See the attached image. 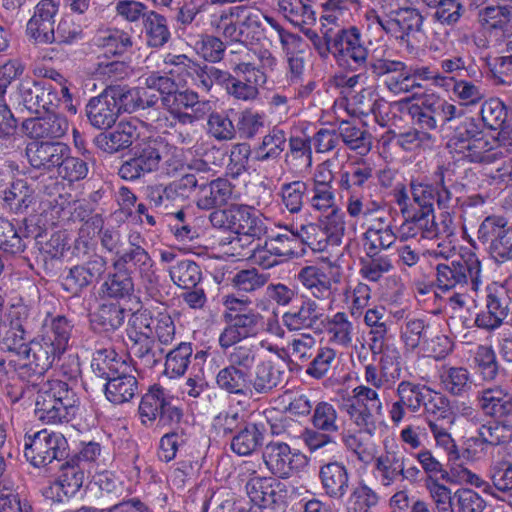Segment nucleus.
<instances>
[{"label":"nucleus","mask_w":512,"mask_h":512,"mask_svg":"<svg viewBox=\"0 0 512 512\" xmlns=\"http://www.w3.org/2000/svg\"><path fill=\"white\" fill-rule=\"evenodd\" d=\"M127 335L130 350L144 368H153L161 359L163 350L157 349L155 340L161 345H170L176 336V326L167 313L152 317L146 311H137L128 321Z\"/></svg>","instance_id":"f257e3e1"},{"label":"nucleus","mask_w":512,"mask_h":512,"mask_svg":"<svg viewBox=\"0 0 512 512\" xmlns=\"http://www.w3.org/2000/svg\"><path fill=\"white\" fill-rule=\"evenodd\" d=\"M447 147L456 160L491 163L503 150L512 149V128H503L495 137L480 131L474 121L467 120L457 127Z\"/></svg>","instance_id":"f03ea898"},{"label":"nucleus","mask_w":512,"mask_h":512,"mask_svg":"<svg viewBox=\"0 0 512 512\" xmlns=\"http://www.w3.org/2000/svg\"><path fill=\"white\" fill-rule=\"evenodd\" d=\"M272 18L255 5L233 6L213 15L211 26L227 42H250L259 35L262 20Z\"/></svg>","instance_id":"7ed1b4c3"},{"label":"nucleus","mask_w":512,"mask_h":512,"mask_svg":"<svg viewBox=\"0 0 512 512\" xmlns=\"http://www.w3.org/2000/svg\"><path fill=\"white\" fill-rule=\"evenodd\" d=\"M93 365H97L107 379L105 394L110 402L122 404L135 396L138 389L136 377L130 373V365L118 357L114 350H98L94 355Z\"/></svg>","instance_id":"20e7f679"},{"label":"nucleus","mask_w":512,"mask_h":512,"mask_svg":"<svg viewBox=\"0 0 512 512\" xmlns=\"http://www.w3.org/2000/svg\"><path fill=\"white\" fill-rule=\"evenodd\" d=\"M215 228L230 230L238 235L260 238L266 233V226L251 207L232 204L226 209L215 210L209 216Z\"/></svg>","instance_id":"39448f33"},{"label":"nucleus","mask_w":512,"mask_h":512,"mask_svg":"<svg viewBox=\"0 0 512 512\" xmlns=\"http://www.w3.org/2000/svg\"><path fill=\"white\" fill-rule=\"evenodd\" d=\"M480 272L478 257L472 252H466L450 264L437 265V285L445 291L470 283L471 289L476 292L481 284Z\"/></svg>","instance_id":"423d86ee"},{"label":"nucleus","mask_w":512,"mask_h":512,"mask_svg":"<svg viewBox=\"0 0 512 512\" xmlns=\"http://www.w3.org/2000/svg\"><path fill=\"white\" fill-rule=\"evenodd\" d=\"M67 441L60 433L41 430L25 438L24 455L35 467H42L64 456Z\"/></svg>","instance_id":"0eeeda50"},{"label":"nucleus","mask_w":512,"mask_h":512,"mask_svg":"<svg viewBox=\"0 0 512 512\" xmlns=\"http://www.w3.org/2000/svg\"><path fill=\"white\" fill-rule=\"evenodd\" d=\"M381 27L408 46L414 47L423 39L422 16L414 8L405 7L391 11L387 18L379 20Z\"/></svg>","instance_id":"6e6552de"},{"label":"nucleus","mask_w":512,"mask_h":512,"mask_svg":"<svg viewBox=\"0 0 512 512\" xmlns=\"http://www.w3.org/2000/svg\"><path fill=\"white\" fill-rule=\"evenodd\" d=\"M162 142L149 140L132 149L133 156L119 168V175L125 180H136L158 169L162 159Z\"/></svg>","instance_id":"1a4fd4ad"},{"label":"nucleus","mask_w":512,"mask_h":512,"mask_svg":"<svg viewBox=\"0 0 512 512\" xmlns=\"http://www.w3.org/2000/svg\"><path fill=\"white\" fill-rule=\"evenodd\" d=\"M349 400L348 413L359 428L368 433L374 429L373 414H382L383 405L375 389L366 385H359L352 391Z\"/></svg>","instance_id":"9d476101"},{"label":"nucleus","mask_w":512,"mask_h":512,"mask_svg":"<svg viewBox=\"0 0 512 512\" xmlns=\"http://www.w3.org/2000/svg\"><path fill=\"white\" fill-rule=\"evenodd\" d=\"M263 461L270 472L280 478H288L307 464V458L300 452H293L288 444L270 442L263 451Z\"/></svg>","instance_id":"9b49d317"},{"label":"nucleus","mask_w":512,"mask_h":512,"mask_svg":"<svg viewBox=\"0 0 512 512\" xmlns=\"http://www.w3.org/2000/svg\"><path fill=\"white\" fill-rule=\"evenodd\" d=\"M506 227L502 217H487L478 229L479 239L486 242L491 239L490 254L498 262L512 259V226Z\"/></svg>","instance_id":"f8f14e48"},{"label":"nucleus","mask_w":512,"mask_h":512,"mask_svg":"<svg viewBox=\"0 0 512 512\" xmlns=\"http://www.w3.org/2000/svg\"><path fill=\"white\" fill-rule=\"evenodd\" d=\"M509 312V300L504 286L493 283L487 287L486 310L475 318L478 328L495 330L499 328Z\"/></svg>","instance_id":"ddd939ff"},{"label":"nucleus","mask_w":512,"mask_h":512,"mask_svg":"<svg viewBox=\"0 0 512 512\" xmlns=\"http://www.w3.org/2000/svg\"><path fill=\"white\" fill-rule=\"evenodd\" d=\"M59 1L41 0L27 23L26 33L36 43L55 42L54 18L58 12Z\"/></svg>","instance_id":"4468645a"},{"label":"nucleus","mask_w":512,"mask_h":512,"mask_svg":"<svg viewBox=\"0 0 512 512\" xmlns=\"http://www.w3.org/2000/svg\"><path fill=\"white\" fill-rule=\"evenodd\" d=\"M263 320V316L254 309L239 315L228 322V325L220 333L218 339L220 347L226 350L243 339L255 337L262 327Z\"/></svg>","instance_id":"2eb2a0df"},{"label":"nucleus","mask_w":512,"mask_h":512,"mask_svg":"<svg viewBox=\"0 0 512 512\" xmlns=\"http://www.w3.org/2000/svg\"><path fill=\"white\" fill-rule=\"evenodd\" d=\"M69 152L67 145L57 141H31L25 149L30 165L45 171L58 167Z\"/></svg>","instance_id":"dca6fc26"},{"label":"nucleus","mask_w":512,"mask_h":512,"mask_svg":"<svg viewBox=\"0 0 512 512\" xmlns=\"http://www.w3.org/2000/svg\"><path fill=\"white\" fill-rule=\"evenodd\" d=\"M22 129L26 136L34 141L59 139L67 133L69 123L64 116L52 113L43 117L26 119L22 123Z\"/></svg>","instance_id":"f3484780"},{"label":"nucleus","mask_w":512,"mask_h":512,"mask_svg":"<svg viewBox=\"0 0 512 512\" xmlns=\"http://www.w3.org/2000/svg\"><path fill=\"white\" fill-rule=\"evenodd\" d=\"M140 126H142V123L136 118L120 121L113 131L97 136L96 145L104 152L116 153L129 147L139 137L138 129Z\"/></svg>","instance_id":"a211bd4d"},{"label":"nucleus","mask_w":512,"mask_h":512,"mask_svg":"<svg viewBox=\"0 0 512 512\" xmlns=\"http://www.w3.org/2000/svg\"><path fill=\"white\" fill-rule=\"evenodd\" d=\"M62 354L52 347L51 343L42 341L41 337L34 338L28 343L21 359L24 360L23 367L28 368L36 375L44 374Z\"/></svg>","instance_id":"6ab92c4d"},{"label":"nucleus","mask_w":512,"mask_h":512,"mask_svg":"<svg viewBox=\"0 0 512 512\" xmlns=\"http://www.w3.org/2000/svg\"><path fill=\"white\" fill-rule=\"evenodd\" d=\"M239 198V193L235 191L234 186L223 178H218L209 183L200 185L197 206L203 210H210L217 206L228 204Z\"/></svg>","instance_id":"aec40b11"},{"label":"nucleus","mask_w":512,"mask_h":512,"mask_svg":"<svg viewBox=\"0 0 512 512\" xmlns=\"http://www.w3.org/2000/svg\"><path fill=\"white\" fill-rule=\"evenodd\" d=\"M29 316V309L24 304H14L11 306L12 323L2 335V342L5 349L15 353L20 358L27 349L28 343L25 342L24 323Z\"/></svg>","instance_id":"412c9836"},{"label":"nucleus","mask_w":512,"mask_h":512,"mask_svg":"<svg viewBox=\"0 0 512 512\" xmlns=\"http://www.w3.org/2000/svg\"><path fill=\"white\" fill-rule=\"evenodd\" d=\"M36 397L76 414L78 399L65 381L60 379L47 380L40 385Z\"/></svg>","instance_id":"4be33fe9"},{"label":"nucleus","mask_w":512,"mask_h":512,"mask_svg":"<svg viewBox=\"0 0 512 512\" xmlns=\"http://www.w3.org/2000/svg\"><path fill=\"white\" fill-rule=\"evenodd\" d=\"M72 331L71 321L65 316L58 315L44 321L39 337L42 341L51 343L52 347L63 355L69 347Z\"/></svg>","instance_id":"5701e85b"},{"label":"nucleus","mask_w":512,"mask_h":512,"mask_svg":"<svg viewBox=\"0 0 512 512\" xmlns=\"http://www.w3.org/2000/svg\"><path fill=\"white\" fill-rule=\"evenodd\" d=\"M86 112L90 123L99 129L111 127L118 115V110L107 90L90 99L86 106Z\"/></svg>","instance_id":"b1692460"},{"label":"nucleus","mask_w":512,"mask_h":512,"mask_svg":"<svg viewBox=\"0 0 512 512\" xmlns=\"http://www.w3.org/2000/svg\"><path fill=\"white\" fill-rule=\"evenodd\" d=\"M267 81L266 73L256 71L252 74L236 76L227 87V94L236 100L254 101L259 96V89Z\"/></svg>","instance_id":"393cba45"},{"label":"nucleus","mask_w":512,"mask_h":512,"mask_svg":"<svg viewBox=\"0 0 512 512\" xmlns=\"http://www.w3.org/2000/svg\"><path fill=\"white\" fill-rule=\"evenodd\" d=\"M281 380L282 371L272 361H260L253 374H250V396L272 392L281 383Z\"/></svg>","instance_id":"a878e982"},{"label":"nucleus","mask_w":512,"mask_h":512,"mask_svg":"<svg viewBox=\"0 0 512 512\" xmlns=\"http://www.w3.org/2000/svg\"><path fill=\"white\" fill-rule=\"evenodd\" d=\"M438 231L433 211H421L401 224L399 237L402 240H407L420 235L421 238L432 239L438 236Z\"/></svg>","instance_id":"bb28decb"},{"label":"nucleus","mask_w":512,"mask_h":512,"mask_svg":"<svg viewBox=\"0 0 512 512\" xmlns=\"http://www.w3.org/2000/svg\"><path fill=\"white\" fill-rule=\"evenodd\" d=\"M479 406L487 415L506 417L512 415V396L500 387L483 390L478 396Z\"/></svg>","instance_id":"cd10ccee"},{"label":"nucleus","mask_w":512,"mask_h":512,"mask_svg":"<svg viewBox=\"0 0 512 512\" xmlns=\"http://www.w3.org/2000/svg\"><path fill=\"white\" fill-rule=\"evenodd\" d=\"M38 99L39 112L41 110L52 112L60 105H63L64 109L71 114H76L77 112V108L73 104L72 94L66 85L53 87L51 85L45 86L40 82Z\"/></svg>","instance_id":"c85d7f7f"},{"label":"nucleus","mask_w":512,"mask_h":512,"mask_svg":"<svg viewBox=\"0 0 512 512\" xmlns=\"http://www.w3.org/2000/svg\"><path fill=\"white\" fill-rule=\"evenodd\" d=\"M216 384L229 394L250 396V373L243 369L227 365L218 371Z\"/></svg>","instance_id":"c756f323"},{"label":"nucleus","mask_w":512,"mask_h":512,"mask_svg":"<svg viewBox=\"0 0 512 512\" xmlns=\"http://www.w3.org/2000/svg\"><path fill=\"white\" fill-rule=\"evenodd\" d=\"M332 199L331 192L322 188V207L327 206L325 222L322 223V233L326 235L329 245L339 246L344 232L343 216L339 210L333 207Z\"/></svg>","instance_id":"7c9ffc66"},{"label":"nucleus","mask_w":512,"mask_h":512,"mask_svg":"<svg viewBox=\"0 0 512 512\" xmlns=\"http://www.w3.org/2000/svg\"><path fill=\"white\" fill-rule=\"evenodd\" d=\"M84 472L79 465L66 463L62 466L58 480L51 486L59 501L74 496L82 487Z\"/></svg>","instance_id":"2f4dec72"},{"label":"nucleus","mask_w":512,"mask_h":512,"mask_svg":"<svg viewBox=\"0 0 512 512\" xmlns=\"http://www.w3.org/2000/svg\"><path fill=\"white\" fill-rule=\"evenodd\" d=\"M383 445L385 453L376 459V472L381 477L382 483L389 485L403 472V459L394 450L397 448L394 439L386 438Z\"/></svg>","instance_id":"473e14b6"},{"label":"nucleus","mask_w":512,"mask_h":512,"mask_svg":"<svg viewBox=\"0 0 512 512\" xmlns=\"http://www.w3.org/2000/svg\"><path fill=\"white\" fill-rule=\"evenodd\" d=\"M94 42L105 53L111 55H122L133 46L131 34L118 28L100 30L96 34Z\"/></svg>","instance_id":"72a5a7b5"},{"label":"nucleus","mask_w":512,"mask_h":512,"mask_svg":"<svg viewBox=\"0 0 512 512\" xmlns=\"http://www.w3.org/2000/svg\"><path fill=\"white\" fill-rule=\"evenodd\" d=\"M234 48L226 56L229 68L236 76L262 71L256 66V51L248 47V42H233Z\"/></svg>","instance_id":"f704fd0d"},{"label":"nucleus","mask_w":512,"mask_h":512,"mask_svg":"<svg viewBox=\"0 0 512 512\" xmlns=\"http://www.w3.org/2000/svg\"><path fill=\"white\" fill-rule=\"evenodd\" d=\"M108 94L112 101H114V105L120 112H133L138 108H143L145 105L143 97L146 95V90L144 88H127L121 86L108 87ZM153 100H147L146 104H153Z\"/></svg>","instance_id":"c9c22d12"},{"label":"nucleus","mask_w":512,"mask_h":512,"mask_svg":"<svg viewBox=\"0 0 512 512\" xmlns=\"http://www.w3.org/2000/svg\"><path fill=\"white\" fill-rule=\"evenodd\" d=\"M2 198L5 207L18 214L24 212L32 204L34 190L25 179H17L3 191Z\"/></svg>","instance_id":"e433bc0d"},{"label":"nucleus","mask_w":512,"mask_h":512,"mask_svg":"<svg viewBox=\"0 0 512 512\" xmlns=\"http://www.w3.org/2000/svg\"><path fill=\"white\" fill-rule=\"evenodd\" d=\"M344 93L346 110L352 116L375 114L382 103L376 91L371 87L364 88L357 94H351L350 91Z\"/></svg>","instance_id":"4c0bfd02"},{"label":"nucleus","mask_w":512,"mask_h":512,"mask_svg":"<svg viewBox=\"0 0 512 512\" xmlns=\"http://www.w3.org/2000/svg\"><path fill=\"white\" fill-rule=\"evenodd\" d=\"M443 389L452 395L462 396L473 386L470 372L463 367H444L440 373Z\"/></svg>","instance_id":"58836bf2"},{"label":"nucleus","mask_w":512,"mask_h":512,"mask_svg":"<svg viewBox=\"0 0 512 512\" xmlns=\"http://www.w3.org/2000/svg\"><path fill=\"white\" fill-rule=\"evenodd\" d=\"M168 399L167 391L161 386L154 385L142 397L139 405V414L144 424L153 422L162 412Z\"/></svg>","instance_id":"ea45409f"},{"label":"nucleus","mask_w":512,"mask_h":512,"mask_svg":"<svg viewBox=\"0 0 512 512\" xmlns=\"http://www.w3.org/2000/svg\"><path fill=\"white\" fill-rule=\"evenodd\" d=\"M143 29L148 46L159 48L165 45L170 39V31L167 25V19L151 10L143 20Z\"/></svg>","instance_id":"a19ab883"},{"label":"nucleus","mask_w":512,"mask_h":512,"mask_svg":"<svg viewBox=\"0 0 512 512\" xmlns=\"http://www.w3.org/2000/svg\"><path fill=\"white\" fill-rule=\"evenodd\" d=\"M172 282L180 288L192 289L201 281L202 272L196 262L182 259L169 267Z\"/></svg>","instance_id":"79ce46f5"},{"label":"nucleus","mask_w":512,"mask_h":512,"mask_svg":"<svg viewBox=\"0 0 512 512\" xmlns=\"http://www.w3.org/2000/svg\"><path fill=\"white\" fill-rule=\"evenodd\" d=\"M192 354L191 343H179L166 354L164 374L172 379L182 377L191 362Z\"/></svg>","instance_id":"37998d69"},{"label":"nucleus","mask_w":512,"mask_h":512,"mask_svg":"<svg viewBox=\"0 0 512 512\" xmlns=\"http://www.w3.org/2000/svg\"><path fill=\"white\" fill-rule=\"evenodd\" d=\"M348 484L347 472L341 464L334 462L322 467V488L330 497H342Z\"/></svg>","instance_id":"c03bdc74"},{"label":"nucleus","mask_w":512,"mask_h":512,"mask_svg":"<svg viewBox=\"0 0 512 512\" xmlns=\"http://www.w3.org/2000/svg\"><path fill=\"white\" fill-rule=\"evenodd\" d=\"M276 484L279 485L273 477L252 478L246 483L247 494L251 501L259 506L273 504L276 502Z\"/></svg>","instance_id":"a18cd8bd"},{"label":"nucleus","mask_w":512,"mask_h":512,"mask_svg":"<svg viewBox=\"0 0 512 512\" xmlns=\"http://www.w3.org/2000/svg\"><path fill=\"white\" fill-rule=\"evenodd\" d=\"M429 333V326L424 321L410 319L401 327L400 338L407 351L418 355Z\"/></svg>","instance_id":"49530a36"},{"label":"nucleus","mask_w":512,"mask_h":512,"mask_svg":"<svg viewBox=\"0 0 512 512\" xmlns=\"http://www.w3.org/2000/svg\"><path fill=\"white\" fill-rule=\"evenodd\" d=\"M91 322L103 331L116 330L124 322V310L116 303H104L91 316Z\"/></svg>","instance_id":"de8ad7c7"},{"label":"nucleus","mask_w":512,"mask_h":512,"mask_svg":"<svg viewBox=\"0 0 512 512\" xmlns=\"http://www.w3.org/2000/svg\"><path fill=\"white\" fill-rule=\"evenodd\" d=\"M318 320V304L313 300H306L298 311L286 312L283 322L289 330H299L311 327Z\"/></svg>","instance_id":"09e8293b"},{"label":"nucleus","mask_w":512,"mask_h":512,"mask_svg":"<svg viewBox=\"0 0 512 512\" xmlns=\"http://www.w3.org/2000/svg\"><path fill=\"white\" fill-rule=\"evenodd\" d=\"M512 437V426L502 422H492L479 430V438L475 439V446L481 451L488 445L494 446L507 442Z\"/></svg>","instance_id":"8fccbe9b"},{"label":"nucleus","mask_w":512,"mask_h":512,"mask_svg":"<svg viewBox=\"0 0 512 512\" xmlns=\"http://www.w3.org/2000/svg\"><path fill=\"white\" fill-rule=\"evenodd\" d=\"M408 71L414 89L421 88L423 86V82H431L434 86L443 88L447 91L450 90L452 85L453 77L445 76L437 69L430 66H411Z\"/></svg>","instance_id":"3c124183"},{"label":"nucleus","mask_w":512,"mask_h":512,"mask_svg":"<svg viewBox=\"0 0 512 512\" xmlns=\"http://www.w3.org/2000/svg\"><path fill=\"white\" fill-rule=\"evenodd\" d=\"M479 20L486 28L499 29L504 35L512 34V16L506 7H486L480 12Z\"/></svg>","instance_id":"603ef678"},{"label":"nucleus","mask_w":512,"mask_h":512,"mask_svg":"<svg viewBox=\"0 0 512 512\" xmlns=\"http://www.w3.org/2000/svg\"><path fill=\"white\" fill-rule=\"evenodd\" d=\"M39 87L40 82L25 77L18 83L13 98L15 102L33 113H39Z\"/></svg>","instance_id":"864d4df0"},{"label":"nucleus","mask_w":512,"mask_h":512,"mask_svg":"<svg viewBox=\"0 0 512 512\" xmlns=\"http://www.w3.org/2000/svg\"><path fill=\"white\" fill-rule=\"evenodd\" d=\"M262 441V434L255 424L246 425L231 441V449L240 456L253 453Z\"/></svg>","instance_id":"5fc2aeb1"},{"label":"nucleus","mask_w":512,"mask_h":512,"mask_svg":"<svg viewBox=\"0 0 512 512\" xmlns=\"http://www.w3.org/2000/svg\"><path fill=\"white\" fill-rule=\"evenodd\" d=\"M34 414L38 421L47 425L67 423L75 417V414L68 410L56 407L38 397L35 400Z\"/></svg>","instance_id":"6e6d98bb"},{"label":"nucleus","mask_w":512,"mask_h":512,"mask_svg":"<svg viewBox=\"0 0 512 512\" xmlns=\"http://www.w3.org/2000/svg\"><path fill=\"white\" fill-rule=\"evenodd\" d=\"M152 259L144 248H130L118 253L113 262L116 269L125 268L127 265L134 266L141 274H148L152 268Z\"/></svg>","instance_id":"4d7b16f0"},{"label":"nucleus","mask_w":512,"mask_h":512,"mask_svg":"<svg viewBox=\"0 0 512 512\" xmlns=\"http://www.w3.org/2000/svg\"><path fill=\"white\" fill-rule=\"evenodd\" d=\"M366 244L373 249H387L395 241L396 236L389 223L376 219L365 233Z\"/></svg>","instance_id":"13d9d810"},{"label":"nucleus","mask_w":512,"mask_h":512,"mask_svg":"<svg viewBox=\"0 0 512 512\" xmlns=\"http://www.w3.org/2000/svg\"><path fill=\"white\" fill-rule=\"evenodd\" d=\"M358 433H348L344 437L346 447L355 453L362 462H370L375 453L374 446L369 442L373 430L368 433L364 428H360Z\"/></svg>","instance_id":"bf43d9fd"},{"label":"nucleus","mask_w":512,"mask_h":512,"mask_svg":"<svg viewBox=\"0 0 512 512\" xmlns=\"http://www.w3.org/2000/svg\"><path fill=\"white\" fill-rule=\"evenodd\" d=\"M207 132L217 141H231L236 136L233 121L223 112H213L209 115Z\"/></svg>","instance_id":"052dcab7"},{"label":"nucleus","mask_w":512,"mask_h":512,"mask_svg":"<svg viewBox=\"0 0 512 512\" xmlns=\"http://www.w3.org/2000/svg\"><path fill=\"white\" fill-rule=\"evenodd\" d=\"M286 143L285 133L282 130L273 129L264 136L262 143L255 152L258 161L275 159L284 151Z\"/></svg>","instance_id":"680f3d73"},{"label":"nucleus","mask_w":512,"mask_h":512,"mask_svg":"<svg viewBox=\"0 0 512 512\" xmlns=\"http://www.w3.org/2000/svg\"><path fill=\"white\" fill-rule=\"evenodd\" d=\"M25 248L26 245L15 225L7 219L0 218V249L16 255L22 253Z\"/></svg>","instance_id":"e2e57ef3"},{"label":"nucleus","mask_w":512,"mask_h":512,"mask_svg":"<svg viewBox=\"0 0 512 512\" xmlns=\"http://www.w3.org/2000/svg\"><path fill=\"white\" fill-rule=\"evenodd\" d=\"M428 387L410 382H401L398 385L399 400L412 412H416L424 404Z\"/></svg>","instance_id":"0e129e2a"},{"label":"nucleus","mask_w":512,"mask_h":512,"mask_svg":"<svg viewBox=\"0 0 512 512\" xmlns=\"http://www.w3.org/2000/svg\"><path fill=\"white\" fill-rule=\"evenodd\" d=\"M258 349L252 344H240L234 346L227 354L228 365L236 369H243L250 373V370L257 360Z\"/></svg>","instance_id":"69168bd1"},{"label":"nucleus","mask_w":512,"mask_h":512,"mask_svg":"<svg viewBox=\"0 0 512 512\" xmlns=\"http://www.w3.org/2000/svg\"><path fill=\"white\" fill-rule=\"evenodd\" d=\"M482 119L485 124L493 130L500 129V131L509 126L504 125L506 119V110L503 102L497 98H492L486 101L481 108Z\"/></svg>","instance_id":"338daca9"},{"label":"nucleus","mask_w":512,"mask_h":512,"mask_svg":"<svg viewBox=\"0 0 512 512\" xmlns=\"http://www.w3.org/2000/svg\"><path fill=\"white\" fill-rule=\"evenodd\" d=\"M339 133L343 142L351 149L365 154L370 150L371 143L365 133L349 122L341 123Z\"/></svg>","instance_id":"774afa93"}]
</instances>
